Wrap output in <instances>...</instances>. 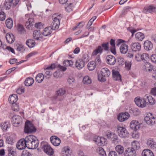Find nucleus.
I'll return each instance as SVG.
<instances>
[{"label": "nucleus", "mask_w": 156, "mask_h": 156, "mask_svg": "<svg viewBox=\"0 0 156 156\" xmlns=\"http://www.w3.org/2000/svg\"><path fill=\"white\" fill-rule=\"evenodd\" d=\"M55 66H56L55 68L58 69L62 71H64L66 70V67L63 66H62L59 64H58L57 66L55 65Z\"/></svg>", "instance_id": "nucleus-59"}, {"label": "nucleus", "mask_w": 156, "mask_h": 156, "mask_svg": "<svg viewBox=\"0 0 156 156\" xmlns=\"http://www.w3.org/2000/svg\"><path fill=\"white\" fill-rule=\"evenodd\" d=\"M148 9V13H151L154 12L156 13V8L154 7L150 6L147 7Z\"/></svg>", "instance_id": "nucleus-58"}, {"label": "nucleus", "mask_w": 156, "mask_h": 156, "mask_svg": "<svg viewBox=\"0 0 156 156\" xmlns=\"http://www.w3.org/2000/svg\"><path fill=\"white\" fill-rule=\"evenodd\" d=\"M52 30L53 29L51 27H46L44 29L42 34L45 36H48L51 34Z\"/></svg>", "instance_id": "nucleus-29"}, {"label": "nucleus", "mask_w": 156, "mask_h": 156, "mask_svg": "<svg viewBox=\"0 0 156 156\" xmlns=\"http://www.w3.org/2000/svg\"><path fill=\"white\" fill-rule=\"evenodd\" d=\"M83 82L84 84H88L91 83V80L88 76H86L83 78Z\"/></svg>", "instance_id": "nucleus-50"}, {"label": "nucleus", "mask_w": 156, "mask_h": 156, "mask_svg": "<svg viewBox=\"0 0 156 156\" xmlns=\"http://www.w3.org/2000/svg\"><path fill=\"white\" fill-rule=\"evenodd\" d=\"M31 144H32V145L30 146V149H33L37 147L39 144V141L36 137V139H34L33 140V141L32 142Z\"/></svg>", "instance_id": "nucleus-36"}, {"label": "nucleus", "mask_w": 156, "mask_h": 156, "mask_svg": "<svg viewBox=\"0 0 156 156\" xmlns=\"http://www.w3.org/2000/svg\"><path fill=\"white\" fill-rule=\"evenodd\" d=\"M151 61L155 63H156V54H153L151 57Z\"/></svg>", "instance_id": "nucleus-64"}, {"label": "nucleus", "mask_w": 156, "mask_h": 156, "mask_svg": "<svg viewBox=\"0 0 156 156\" xmlns=\"http://www.w3.org/2000/svg\"><path fill=\"white\" fill-rule=\"evenodd\" d=\"M73 63V62L72 61L69 60H65L63 62V64L66 66L72 67Z\"/></svg>", "instance_id": "nucleus-51"}, {"label": "nucleus", "mask_w": 156, "mask_h": 156, "mask_svg": "<svg viewBox=\"0 0 156 156\" xmlns=\"http://www.w3.org/2000/svg\"><path fill=\"white\" fill-rule=\"evenodd\" d=\"M16 47L17 51L21 52H23L25 49L23 45L21 44L17 43Z\"/></svg>", "instance_id": "nucleus-48"}, {"label": "nucleus", "mask_w": 156, "mask_h": 156, "mask_svg": "<svg viewBox=\"0 0 156 156\" xmlns=\"http://www.w3.org/2000/svg\"><path fill=\"white\" fill-rule=\"evenodd\" d=\"M131 144L132 147L130 148L134 149L135 151L140 148V144L138 141L136 140L133 141L131 142Z\"/></svg>", "instance_id": "nucleus-32"}, {"label": "nucleus", "mask_w": 156, "mask_h": 156, "mask_svg": "<svg viewBox=\"0 0 156 156\" xmlns=\"http://www.w3.org/2000/svg\"><path fill=\"white\" fill-rule=\"evenodd\" d=\"M34 82V80L31 77H28L26 78L25 81V84L27 86H30L32 85Z\"/></svg>", "instance_id": "nucleus-40"}, {"label": "nucleus", "mask_w": 156, "mask_h": 156, "mask_svg": "<svg viewBox=\"0 0 156 156\" xmlns=\"http://www.w3.org/2000/svg\"><path fill=\"white\" fill-rule=\"evenodd\" d=\"M144 99L145 100L146 102L148 101L151 105H154L155 103V100L152 96L149 95H145L144 96Z\"/></svg>", "instance_id": "nucleus-26"}, {"label": "nucleus", "mask_w": 156, "mask_h": 156, "mask_svg": "<svg viewBox=\"0 0 156 156\" xmlns=\"http://www.w3.org/2000/svg\"><path fill=\"white\" fill-rule=\"evenodd\" d=\"M129 116V114L128 112L121 113L118 115L117 119L120 122H122L127 119Z\"/></svg>", "instance_id": "nucleus-12"}, {"label": "nucleus", "mask_w": 156, "mask_h": 156, "mask_svg": "<svg viewBox=\"0 0 156 156\" xmlns=\"http://www.w3.org/2000/svg\"><path fill=\"white\" fill-rule=\"evenodd\" d=\"M130 126L133 129L136 130L139 128L140 124L137 121L133 120L130 123Z\"/></svg>", "instance_id": "nucleus-20"}, {"label": "nucleus", "mask_w": 156, "mask_h": 156, "mask_svg": "<svg viewBox=\"0 0 156 156\" xmlns=\"http://www.w3.org/2000/svg\"><path fill=\"white\" fill-rule=\"evenodd\" d=\"M147 144L148 146L151 148H153L156 147L155 143L151 140H149L147 141Z\"/></svg>", "instance_id": "nucleus-54"}, {"label": "nucleus", "mask_w": 156, "mask_h": 156, "mask_svg": "<svg viewBox=\"0 0 156 156\" xmlns=\"http://www.w3.org/2000/svg\"><path fill=\"white\" fill-rule=\"evenodd\" d=\"M135 60L138 62L143 61L147 62L149 58V55L146 53H138L136 54L135 56Z\"/></svg>", "instance_id": "nucleus-6"}, {"label": "nucleus", "mask_w": 156, "mask_h": 156, "mask_svg": "<svg viewBox=\"0 0 156 156\" xmlns=\"http://www.w3.org/2000/svg\"><path fill=\"white\" fill-rule=\"evenodd\" d=\"M36 129L33 125L29 121L27 120L25 122L24 131L27 133L35 131Z\"/></svg>", "instance_id": "nucleus-4"}, {"label": "nucleus", "mask_w": 156, "mask_h": 156, "mask_svg": "<svg viewBox=\"0 0 156 156\" xmlns=\"http://www.w3.org/2000/svg\"><path fill=\"white\" fill-rule=\"evenodd\" d=\"M16 146L18 149L20 150H22L25 148L27 147L25 139L20 140L17 142Z\"/></svg>", "instance_id": "nucleus-14"}, {"label": "nucleus", "mask_w": 156, "mask_h": 156, "mask_svg": "<svg viewBox=\"0 0 156 156\" xmlns=\"http://www.w3.org/2000/svg\"><path fill=\"white\" fill-rule=\"evenodd\" d=\"M144 68L146 71L150 72L152 70L153 66L150 63L146 62L144 65Z\"/></svg>", "instance_id": "nucleus-42"}, {"label": "nucleus", "mask_w": 156, "mask_h": 156, "mask_svg": "<svg viewBox=\"0 0 156 156\" xmlns=\"http://www.w3.org/2000/svg\"><path fill=\"white\" fill-rule=\"evenodd\" d=\"M72 154V151L68 146L64 147L62 149V156H70Z\"/></svg>", "instance_id": "nucleus-18"}, {"label": "nucleus", "mask_w": 156, "mask_h": 156, "mask_svg": "<svg viewBox=\"0 0 156 156\" xmlns=\"http://www.w3.org/2000/svg\"><path fill=\"white\" fill-rule=\"evenodd\" d=\"M97 152L101 156H106V154L104 149L101 147H98L97 150Z\"/></svg>", "instance_id": "nucleus-52"}, {"label": "nucleus", "mask_w": 156, "mask_h": 156, "mask_svg": "<svg viewBox=\"0 0 156 156\" xmlns=\"http://www.w3.org/2000/svg\"><path fill=\"white\" fill-rule=\"evenodd\" d=\"M96 64L94 61H91L87 64V68L89 70H93L95 69Z\"/></svg>", "instance_id": "nucleus-43"}, {"label": "nucleus", "mask_w": 156, "mask_h": 156, "mask_svg": "<svg viewBox=\"0 0 156 156\" xmlns=\"http://www.w3.org/2000/svg\"><path fill=\"white\" fill-rule=\"evenodd\" d=\"M134 115L136 116L139 115L140 113V111L137 108H136L133 111Z\"/></svg>", "instance_id": "nucleus-63"}, {"label": "nucleus", "mask_w": 156, "mask_h": 156, "mask_svg": "<svg viewBox=\"0 0 156 156\" xmlns=\"http://www.w3.org/2000/svg\"><path fill=\"white\" fill-rule=\"evenodd\" d=\"M144 47L145 49L147 51L152 50L153 47L152 43L150 41H145L144 44Z\"/></svg>", "instance_id": "nucleus-24"}, {"label": "nucleus", "mask_w": 156, "mask_h": 156, "mask_svg": "<svg viewBox=\"0 0 156 156\" xmlns=\"http://www.w3.org/2000/svg\"><path fill=\"white\" fill-rule=\"evenodd\" d=\"M96 16H94L90 20L87 24V26L88 27H90L92 25L93 22L96 19Z\"/></svg>", "instance_id": "nucleus-62"}, {"label": "nucleus", "mask_w": 156, "mask_h": 156, "mask_svg": "<svg viewBox=\"0 0 156 156\" xmlns=\"http://www.w3.org/2000/svg\"><path fill=\"white\" fill-rule=\"evenodd\" d=\"M42 32L40 30H36L34 31L33 37L34 38L37 40H41L42 37L41 36Z\"/></svg>", "instance_id": "nucleus-23"}, {"label": "nucleus", "mask_w": 156, "mask_h": 156, "mask_svg": "<svg viewBox=\"0 0 156 156\" xmlns=\"http://www.w3.org/2000/svg\"><path fill=\"white\" fill-rule=\"evenodd\" d=\"M142 156H154L152 151L149 149H145L142 152Z\"/></svg>", "instance_id": "nucleus-39"}, {"label": "nucleus", "mask_w": 156, "mask_h": 156, "mask_svg": "<svg viewBox=\"0 0 156 156\" xmlns=\"http://www.w3.org/2000/svg\"><path fill=\"white\" fill-rule=\"evenodd\" d=\"M9 156H15L16 152L12 147H9L7 148Z\"/></svg>", "instance_id": "nucleus-49"}, {"label": "nucleus", "mask_w": 156, "mask_h": 156, "mask_svg": "<svg viewBox=\"0 0 156 156\" xmlns=\"http://www.w3.org/2000/svg\"><path fill=\"white\" fill-rule=\"evenodd\" d=\"M13 20L12 18H9L5 21V24L9 29H11L13 27Z\"/></svg>", "instance_id": "nucleus-41"}, {"label": "nucleus", "mask_w": 156, "mask_h": 156, "mask_svg": "<svg viewBox=\"0 0 156 156\" xmlns=\"http://www.w3.org/2000/svg\"><path fill=\"white\" fill-rule=\"evenodd\" d=\"M54 17L53 22L51 24V27L53 28V30L57 29L58 27L60 24V16H58L57 17H54V16H53Z\"/></svg>", "instance_id": "nucleus-10"}, {"label": "nucleus", "mask_w": 156, "mask_h": 156, "mask_svg": "<svg viewBox=\"0 0 156 156\" xmlns=\"http://www.w3.org/2000/svg\"><path fill=\"white\" fill-rule=\"evenodd\" d=\"M5 37L8 42L9 44L12 43L15 40L14 36L12 34H7Z\"/></svg>", "instance_id": "nucleus-27"}, {"label": "nucleus", "mask_w": 156, "mask_h": 156, "mask_svg": "<svg viewBox=\"0 0 156 156\" xmlns=\"http://www.w3.org/2000/svg\"><path fill=\"white\" fill-rule=\"evenodd\" d=\"M128 49V46L125 44H122L120 47V52L123 54H126L127 52Z\"/></svg>", "instance_id": "nucleus-33"}, {"label": "nucleus", "mask_w": 156, "mask_h": 156, "mask_svg": "<svg viewBox=\"0 0 156 156\" xmlns=\"http://www.w3.org/2000/svg\"><path fill=\"white\" fill-rule=\"evenodd\" d=\"M25 17L26 19H27V21L25 23V26L27 28H29L30 27L32 26L33 25V23H34V19L31 17L30 16H29L28 14H26L25 15Z\"/></svg>", "instance_id": "nucleus-16"}, {"label": "nucleus", "mask_w": 156, "mask_h": 156, "mask_svg": "<svg viewBox=\"0 0 156 156\" xmlns=\"http://www.w3.org/2000/svg\"><path fill=\"white\" fill-rule=\"evenodd\" d=\"M135 37L137 41H141L144 39L145 36L143 33L138 32L136 34Z\"/></svg>", "instance_id": "nucleus-35"}, {"label": "nucleus", "mask_w": 156, "mask_h": 156, "mask_svg": "<svg viewBox=\"0 0 156 156\" xmlns=\"http://www.w3.org/2000/svg\"><path fill=\"white\" fill-rule=\"evenodd\" d=\"M109 49V43L108 42L104 43L101 45L98 46L95 50H94L92 54L93 56H96L98 54H101L103 51H107Z\"/></svg>", "instance_id": "nucleus-1"}, {"label": "nucleus", "mask_w": 156, "mask_h": 156, "mask_svg": "<svg viewBox=\"0 0 156 156\" xmlns=\"http://www.w3.org/2000/svg\"><path fill=\"white\" fill-rule=\"evenodd\" d=\"M101 74L98 75V78L99 81L104 82L106 80V77H108L110 75V71L106 68H102L101 70Z\"/></svg>", "instance_id": "nucleus-2"}, {"label": "nucleus", "mask_w": 156, "mask_h": 156, "mask_svg": "<svg viewBox=\"0 0 156 156\" xmlns=\"http://www.w3.org/2000/svg\"><path fill=\"white\" fill-rule=\"evenodd\" d=\"M74 4L72 3H70L67 4L65 7L66 11L68 12L72 11L74 9Z\"/></svg>", "instance_id": "nucleus-38"}, {"label": "nucleus", "mask_w": 156, "mask_h": 156, "mask_svg": "<svg viewBox=\"0 0 156 156\" xmlns=\"http://www.w3.org/2000/svg\"><path fill=\"white\" fill-rule=\"evenodd\" d=\"M131 48L133 51H138L141 49L140 44L138 42H135L132 44L130 46Z\"/></svg>", "instance_id": "nucleus-19"}, {"label": "nucleus", "mask_w": 156, "mask_h": 156, "mask_svg": "<svg viewBox=\"0 0 156 156\" xmlns=\"http://www.w3.org/2000/svg\"><path fill=\"white\" fill-rule=\"evenodd\" d=\"M37 54V52L35 51H34L29 53L26 56V58H28L32 56H34Z\"/></svg>", "instance_id": "nucleus-60"}, {"label": "nucleus", "mask_w": 156, "mask_h": 156, "mask_svg": "<svg viewBox=\"0 0 156 156\" xmlns=\"http://www.w3.org/2000/svg\"><path fill=\"white\" fill-rule=\"evenodd\" d=\"M106 60L108 64L111 65H114L116 62L115 57L111 55H108L106 57Z\"/></svg>", "instance_id": "nucleus-21"}, {"label": "nucleus", "mask_w": 156, "mask_h": 156, "mask_svg": "<svg viewBox=\"0 0 156 156\" xmlns=\"http://www.w3.org/2000/svg\"><path fill=\"white\" fill-rule=\"evenodd\" d=\"M144 120L147 124L152 126L154 125L156 121V119L152 113L147 114L144 118Z\"/></svg>", "instance_id": "nucleus-5"}, {"label": "nucleus", "mask_w": 156, "mask_h": 156, "mask_svg": "<svg viewBox=\"0 0 156 156\" xmlns=\"http://www.w3.org/2000/svg\"><path fill=\"white\" fill-rule=\"evenodd\" d=\"M76 67L78 69H82L84 66V63L83 61L80 59L76 60L75 64Z\"/></svg>", "instance_id": "nucleus-30"}, {"label": "nucleus", "mask_w": 156, "mask_h": 156, "mask_svg": "<svg viewBox=\"0 0 156 156\" xmlns=\"http://www.w3.org/2000/svg\"><path fill=\"white\" fill-rule=\"evenodd\" d=\"M110 139L112 143H114L115 144H117L119 143V139L118 136L115 133L114 134Z\"/></svg>", "instance_id": "nucleus-44"}, {"label": "nucleus", "mask_w": 156, "mask_h": 156, "mask_svg": "<svg viewBox=\"0 0 156 156\" xmlns=\"http://www.w3.org/2000/svg\"><path fill=\"white\" fill-rule=\"evenodd\" d=\"M52 144L55 146H59L61 142L60 139L56 136H52L50 138Z\"/></svg>", "instance_id": "nucleus-15"}, {"label": "nucleus", "mask_w": 156, "mask_h": 156, "mask_svg": "<svg viewBox=\"0 0 156 156\" xmlns=\"http://www.w3.org/2000/svg\"><path fill=\"white\" fill-rule=\"evenodd\" d=\"M10 125L9 122L8 121H5L4 122H2L0 124V126L1 128L3 130H6L9 128Z\"/></svg>", "instance_id": "nucleus-46"}, {"label": "nucleus", "mask_w": 156, "mask_h": 156, "mask_svg": "<svg viewBox=\"0 0 156 156\" xmlns=\"http://www.w3.org/2000/svg\"><path fill=\"white\" fill-rule=\"evenodd\" d=\"M124 155V156H136V154L134 149L128 148L125 150Z\"/></svg>", "instance_id": "nucleus-17"}, {"label": "nucleus", "mask_w": 156, "mask_h": 156, "mask_svg": "<svg viewBox=\"0 0 156 156\" xmlns=\"http://www.w3.org/2000/svg\"><path fill=\"white\" fill-rule=\"evenodd\" d=\"M113 78L114 80H121V77L119 72L117 71H115L112 72Z\"/></svg>", "instance_id": "nucleus-34"}, {"label": "nucleus", "mask_w": 156, "mask_h": 156, "mask_svg": "<svg viewBox=\"0 0 156 156\" xmlns=\"http://www.w3.org/2000/svg\"><path fill=\"white\" fill-rule=\"evenodd\" d=\"M94 140L98 146H101L104 144L105 139L103 137L98 136L95 137Z\"/></svg>", "instance_id": "nucleus-22"}, {"label": "nucleus", "mask_w": 156, "mask_h": 156, "mask_svg": "<svg viewBox=\"0 0 156 156\" xmlns=\"http://www.w3.org/2000/svg\"><path fill=\"white\" fill-rule=\"evenodd\" d=\"M22 119L21 117L17 115L14 116L12 118V122L14 124H19L22 122Z\"/></svg>", "instance_id": "nucleus-25"}, {"label": "nucleus", "mask_w": 156, "mask_h": 156, "mask_svg": "<svg viewBox=\"0 0 156 156\" xmlns=\"http://www.w3.org/2000/svg\"><path fill=\"white\" fill-rule=\"evenodd\" d=\"M12 109L15 111L17 112L19 110V108L17 104H12Z\"/></svg>", "instance_id": "nucleus-61"}, {"label": "nucleus", "mask_w": 156, "mask_h": 156, "mask_svg": "<svg viewBox=\"0 0 156 156\" xmlns=\"http://www.w3.org/2000/svg\"><path fill=\"white\" fill-rule=\"evenodd\" d=\"M44 78V76L42 73L38 74L36 77V80L38 83H40L43 81Z\"/></svg>", "instance_id": "nucleus-47"}, {"label": "nucleus", "mask_w": 156, "mask_h": 156, "mask_svg": "<svg viewBox=\"0 0 156 156\" xmlns=\"http://www.w3.org/2000/svg\"><path fill=\"white\" fill-rule=\"evenodd\" d=\"M41 145L45 153L50 156H51L53 154V149L47 143H41Z\"/></svg>", "instance_id": "nucleus-7"}, {"label": "nucleus", "mask_w": 156, "mask_h": 156, "mask_svg": "<svg viewBox=\"0 0 156 156\" xmlns=\"http://www.w3.org/2000/svg\"><path fill=\"white\" fill-rule=\"evenodd\" d=\"M27 45L30 48L34 47L35 45V42L33 39H28L26 42Z\"/></svg>", "instance_id": "nucleus-45"}, {"label": "nucleus", "mask_w": 156, "mask_h": 156, "mask_svg": "<svg viewBox=\"0 0 156 156\" xmlns=\"http://www.w3.org/2000/svg\"><path fill=\"white\" fill-rule=\"evenodd\" d=\"M34 139H36V137L33 135L27 136L25 138L26 147L28 149H29L30 146H31V145H32L31 144Z\"/></svg>", "instance_id": "nucleus-13"}, {"label": "nucleus", "mask_w": 156, "mask_h": 156, "mask_svg": "<svg viewBox=\"0 0 156 156\" xmlns=\"http://www.w3.org/2000/svg\"><path fill=\"white\" fill-rule=\"evenodd\" d=\"M85 25V23L83 22H80L79 23V24L77 25V26H75L73 28V30H75L77 28H81L83 27Z\"/></svg>", "instance_id": "nucleus-57"}, {"label": "nucleus", "mask_w": 156, "mask_h": 156, "mask_svg": "<svg viewBox=\"0 0 156 156\" xmlns=\"http://www.w3.org/2000/svg\"><path fill=\"white\" fill-rule=\"evenodd\" d=\"M55 64H52L50 66L47 67L45 69V73L44 74V77L46 79H49L51 77L52 75V73L48 70H52L55 68Z\"/></svg>", "instance_id": "nucleus-9"}, {"label": "nucleus", "mask_w": 156, "mask_h": 156, "mask_svg": "<svg viewBox=\"0 0 156 156\" xmlns=\"http://www.w3.org/2000/svg\"><path fill=\"white\" fill-rule=\"evenodd\" d=\"M66 93V91L64 88H61L57 90L56 91V94L57 96L56 98L58 99L59 101H62L64 100V95Z\"/></svg>", "instance_id": "nucleus-11"}, {"label": "nucleus", "mask_w": 156, "mask_h": 156, "mask_svg": "<svg viewBox=\"0 0 156 156\" xmlns=\"http://www.w3.org/2000/svg\"><path fill=\"white\" fill-rule=\"evenodd\" d=\"M83 63H87L89 61V57L87 55H83L82 56V59H80Z\"/></svg>", "instance_id": "nucleus-56"}, {"label": "nucleus", "mask_w": 156, "mask_h": 156, "mask_svg": "<svg viewBox=\"0 0 156 156\" xmlns=\"http://www.w3.org/2000/svg\"><path fill=\"white\" fill-rule=\"evenodd\" d=\"M131 9V8L129 6L125 7L123 9L120 16H122L123 15H125L126 12L129 11Z\"/></svg>", "instance_id": "nucleus-55"}, {"label": "nucleus", "mask_w": 156, "mask_h": 156, "mask_svg": "<svg viewBox=\"0 0 156 156\" xmlns=\"http://www.w3.org/2000/svg\"><path fill=\"white\" fill-rule=\"evenodd\" d=\"M134 101L137 106L141 108L145 107L147 103V102L144 99V96L142 99L138 97L136 98L135 99Z\"/></svg>", "instance_id": "nucleus-8"}, {"label": "nucleus", "mask_w": 156, "mask_h": 156, "mask_svg": "<svg viewBox=\"0 0 156 156\" xmlns=\"http://www.w3.org/2000/svg\"><path fill=\"white\" fill-rule=\"evenodd\" d=\"M17 30L20 33H24L25 32L23 26L19 24L17 25Z\"/></svg>", "instance_id": "nucleus-53"}, {"label": "nucleus", "mask_w": 156, "mask_h": 156, "mask_svg": "<svg viewBox=\"0 0 156 156\" xmlns=\"http://www.w3.org/2000/svg\"><path fill=\"white\" fill-rule=\"evenodd\" d=\"M18 100V97L16 94H13L9 96V101L10 103L12 104H15Z\"/></svg>", "instance_id": "nucleus-31"}, {"label": "nucleus", "mask_w": 156, "mask_h": 156, "mask_svg": "<svg viewBox=\"0 0 156 156\" xmlns=\"http://www.w3.org/2000/svg\"><path fill=\"white\" fill-rule=\"evenodd\" d=\"M115 149L116 152H117L119 155H121L124 153V147L121 145H116L115 147Z\"/></svg>", "instance_id": "nucleus-28"}, {"label": "nucleus", "mask_w": 156, "mask_h": 156, "mask_svg": "<svg viewBox=\"0 0 156 156\" xmlns=\"http://www.w3.org/2000/svg\"><path fill=\"white\" fill-rule=\"evenodd\" d=\"M13 7L12 3L10 0H5L4 3V8L6 10H8L10 9L11 7Z\"/></svg>", "instance_id": "nucleus-37"}, {"label": "nucleus", "mask_w": 156, "mask_h": 156, "mask_svg": "<svg viewBox=\"0 0 156 156\" xmlns=\"http://www.w3.org/2000/svg\"><path fill=\"white\" fill-rule=\"evenodd\" d=\"M116 129L117 133L119 137L124 138L129 137V134L125 128L123 126H117Z\"/></svg>", "instance_id": "nucleus-3"}]
</instances>
